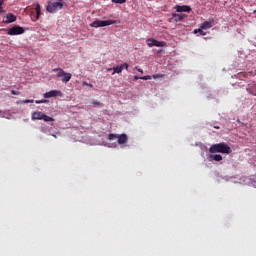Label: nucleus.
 <instances>
[{
	"mask_svg": "<svg viewBox=\"0 0 256 256\" xmlns=\"http://www.w3.org/2000/svg\"><path fill=\"white\" fill-rule=\"evenodd\" d=\"M32 121H45L46 123L55 122V118L46 115L41 111L32 112Z\"/></svg>",
	"mask_w": 256,
	"mask_h": 256,
	"instance_id": "3",
	"label": "nucleus"
},
{
	"mask_svg": "<svg viewBox=\"0 0 256 256\" xmlns=\"http://www.w3.org/2000/svg\"><path fill=\"white\" fill-rule=\"evenodd\" d=\"M17 21V16L14 15L13 13H9L6 16V23H15Z\"/></svg>",
	"mask_w": 256,
	"mask_h": 256,
	"instance_id": "12",
	"label": "nucleus"
},
{
	"mask_svg": "<svg viewBox=\"0 0 256 256\" xmlns=\"http://www.w3.org/2000/svg\"><path fill=\"white\" fill-rule=\"evenodd\" d=\"M197 33H200V35H202V36H205V35H206V33L203 32V29H201V28L194 30V34H197Z\"/></svg>",
	"mask_w": 256,
	"mask_h": 256,
	"instance_id": "18",
	"label": "nucleus"
},
{
	"mask_svg": "<svg viewBox=\"0 0 256 256\" xmlns=\"http://www.w3.org/2000/svg\"><path fill=\"white\" fill-rule=\"evenodd\" d=\"M119 138V134H109L108 139L109 141H115V139Z\"/></svg>",
	"mask_w": 256,
	"mask_h": 256,
	"instance_id": "17",
	"label": "nucleus"
},
{
	"mask_svg": "<svg viewBox=\"0 0 256 256\" xmlns=\"http://www.w3.org/2000/svg\"><path fill=\"white\" fill-rule=\"evenodd\" d=\"M113 71L114 72L112 73V75H115V73H118V74L122 73L123 72V66H121V65L120 66H116V67L113 68Z\"/></svg>",
	"mask_w": 256,
	"mask_h": 256,
	"instance_id": "16",
	"label": "nucleus"
},
{
	"mask_svg": "<svg viewBox=\"0 0 256 256\" xmlns=\"http://www.w3.org/2000/svg\"><path fill=\"white\" fill-rule=\"evenodd\" d=\"M117 21L115 20H95L90 24V27L98 28V27H109V25H115Z\"/></svg>",
	"mask_w": 256,
	"mask_h": 256,
	"instance_id": "4",
	"label": "nucleus"
},
{
	"mask_svg": "<svg viewBox=\"0 0 256 256\" xmlns=\"http://www.w3.org/2000/svg\"><path fill=\"white\" fill-rule=\"evenodd\" d=\"M121 67H123V69H126V71H129V64L128 63L122 64Z\"/></svg>",
	"mask_w": 256,
	"mask_h": 256,
	"instance_id": "22",
	"label": "nucleus"
},
{
	"mask_svg": "<svg viewBox=\"0 0 256 256\" xmlns=\"http://www.w3.org/2000/svg\"><path fill=\"white\" fill-rule=\"evenodd\" d=\"M36 105H41V103H47V100H36Z\"/></svg>",
	"mask_w": 256,
	"mask_h": 256,
	"instance_id": "23",
	"label": "nucleus"
},
{
	"mask_svg": "<svg viewBox=\"0 0 256 256\" xmlns=\"http://www.w3.org/2000/svg\"><path fill=\"white\" fill-rule=\"evenodd\" d=\"M63 6V0H49L46 11H48V13H57L63 9Z\"/></svg>",
	"mask_w": 256,
	"mask_h": 256,
	"instance_id": "2",
	"label": "nucleus"
},
{
	"mask_svg": "<svg viewBox=\"0 0 256 256\" xmlns=\"http://www.w3.org/2000/svg\"><path fill=\"white\" fill-rule=\"evenodd\" d=\"M172 18L174 19V21H176V23H179L181 21H183L184 19H187V15L185 14H172Z\"/></svg>",
	"mask_w": 256,
	"mask_h": 256,
	"instance_id": "11",
	"label": "nucleus"
},
{
	"mask_svg": "<svg viewBox=\"0 0 256 256\" xmlns=\"http://www.w3.org/2000/svg\"><path fill=\"white\" fill-rule=\"evenodd\" d=\"M137 71H139L140 73H143V70L141 68H138Z\"/></svg>",
	"mask_w": 256,
	"mask_h": 256,
	"instance_id": "29",
	"label": "nucleus"
},
{
	"mask_svg": "<svg viewBox=\"0 0 256 256\" xmlns=\"http://www.w3.org/2000/svg\"><path fill=\"white\" fill-rule=\"evenodd\" d=\"M213 24L209 21H205L201 24L200 29H211Z\"/></svg>",
	"mask_w": 256,
	"mask_h": 256,
	"instance_id": "15",
	"label": "nucleus"
},
{
	"mask_svg": "<svg viewBox=\"0 0 256 256\" xmlns=\"http://www.w3.org/2000/svg\"><path fill=\"white\" fill-rule=\"evenodd\" d=\"M34 102H35V100H29V99L22 101V103H34Z\"/></svg>",
	"mask_w": 256,
	"mask_h": 256,
	"instance_id": "24",
	"label": "nucleus"
},
{
	"mask_svg": "<svg viewBox=\"0 0 256 256\" xmlns=\"http://www.w3.org/2000/svg\"><path fill=\"white\" fill-rule=\"evenodd\" d=\"M153 79H157V76H156V75H153Z\"/></svg>",
	"mask_w": 256,
	"mask_h": 256,
	"instance_id": "31",
	"label": "nucleus"
},
{
	"mask_svg": "<svg viewBox=\"0 0 256 256\" xmlns=\"http://www.w3.org/2000/svg\"><path fill=\"white\" fill-rule=\"evenodd\" d=\"M3 3H5V0H0V13H5V10H3Z\"/></svg>",
	"mask_w": 256,
	"mask_h": 256,
	"instance_id": "20",
	"label": "nucleus"
},
{
	"mask_svg": "<svg viewBox=\"0 0 256 256\" xmlns=\"http://www.w3.org/2000/svg\"><path fill=\"white\" fill-rule=\"evenodd\" d=\"M52 137H55V139H57V135L53 134Z\"/></svg>",
	"mask_w": 256,
	"mask_h": 256,
	"instance_id": "30",
	"label": "nucleus"
},
{
	"mask_svg": "<svg viewBox=\"0 0 256 256\" xmlns=\"http://www.w3.org/2000/svg\"><path fill=\"white\" fill-rule=\"evenodd\" d=\"M83 85H85L86 87H93V84L91 83H88V82H83Z\"/></svg>",
	"mask_w": 256,
	"mask_h": 256,
	"instance_id": "25",
	"label": "nucleus"
},
{
	"mask_svg": "<svg viewBox=\"0 0 256 256\" xmlns=\"http://www.w3.org/2000/svg\"><path fill=\"white\" fill-rule=\"evenodd\" d=\"M52 71H54V72L58 71L57 77H63L62 83H65V85H67V83H69L71 81V77H73V75H71V73H67L61 68H54Z\"/></svg>",
	"mask_w": 256,
	"mask_h": 256,
	"instance_id": "5",
	"label": "nucleus"
},
{
	"mask_svg": "<svg viewBox=\"0 0 256 256\" xmlns=\"http://www.w3.org/2000/svg\"><path fill=\"white\" fill-rule=\"evenodd\" d=\"M254 13H256V10L254 11Z\"/></svg>",
	"mask_w": 256,
	"mask_h": 256,
	"instance_id": "33",
	"label": "nucleus"
},
{
	"mask_svg": "<svg viewBox=\"0 0 256 256\" xmlns=\"http://www.w3.org/2000/svg\"><path fill=\"white\" fill-rule=\"evenodd\" d=\"M35 11L36 15L32 17V21H37L39 19V16L41 15V5H36Z\"/></svg>",
	"mask_w": 256,
	"mask_h": 256,
	"instance_id": "13",
	"label": "nucleus"
},
{
	"mask_svg": "<svg viewBox=\"0 0 256 256\" xmlns=\"http://www.w3.org/2000/svg\"><path fill=\"white\" fill-rule=\"evenodd\" d=\"M209 153L211 154L223 153L224 155H230V153H233V150L231 149V146L227 143H218V144H213L209 148Z\"/></svg>",
	"mask_w": 256,
	"mask_h": 256,
	"instance_id": "1",
	"label": "nucleus"
},
{
	"mask_svg": "<svg viewBox=\"0 0 256 256\" xmlns=\"http://www.w3.org/2000/svg\"><path fill=\"white\" fill-rule=\"evenodd\" d=\"M127 0H112V3H118L119 5H123V3H126Z\"/></svg>",
	"mask_w": 256,
	"mask_h": 256,
	"instance_id": "19",
	"label": "nucleus"
},
{
	"mask_svg": "<svg viewBox=\"0 0 256 256\" xmlns=\"http://www.w3.org/2000/svg\"><path fill=\"white\" fill-rule=\"evenodd\" d=\"M140 79L142 80V81H149V79H152V77L151 76H141L140 77Z\"/></svg>",
	"mask_w": 256,
	"mask_h": 256,
	"instance_id": "21",
	"label": "nucleus"
},
{
	"mask_svg": "<svg viewBox=\"0 0 256 256\" xmlns=\"http://www.w3.org/2000/svg\"><path fill=\"white\" fill-rule=\"evenodd\" d=\"M94 105H101V102H93Z\"/></svg>",
	"mask_w": 256,
	"mask_h": 256,
	"instance_id": "28",
	"label": "nucleus"
},
{
	"mask_svg": "<svg viewBox=\"0 0 256 256\" xmlns=\"http://www.w3.org/2000/svg\"><path fill=\"white\" fill-rule=\"evenodd\" d=\"M127 143H129L127 134H118V145H127Z\"/></svg>",
	"mask_w": 256,
	"mask_h": 256,
	"instance_id": "10",
	"label": "nucleus"
},
{
	"mask_svg": "<svg viewBox=\"0 0 256 256\" xmlns=\"http://www.w3.org/2000/svg\"><path fill=\"white\" fill-rule=\"evenodd\" d=\"M134 79H135V80H139V79H141V77H139V76H134Z\"/></svg>",
	"mask_w": 256,
	"mask_h": 256,
	"instance_id": "27",
	"label": "nucleus"
},
{
	"mask_svg": "<svg viewBox=\"0 0 256 256\" xmlns=\"http://www.w3.org/2000/svg\"><path fill=\"white\" fill-rule=\"evenodd\" d=\"M146 44L148 45V47H167V42L158 41L157 39H154V38H148L146 40Z\"/></svg>",
	"mask_w": 256,
	"mask_h": 256,
	"instance_id": "6",
	"label": "nucleus"
},
{
	"mask_svg": "<svg viewBox=\"0 0 256 256\" xmlns=\"http://www.w3.org/2000/svg\"><path fill=\"white\" fill-rule=\"evenodd\" d=\"M8 35L14 36V35H23L25 33V29L21 26H13L12 28L8 29Z\"/></svg>",
	"mask_w": 256,
	"mask_h": 256,
	"instance_id": "7",
	"label": "nucleus"
},
{
	"mask_svg": "<svg viewBox=\"0 0 256 256\" xmlns=\"http://www.w3.org/2000/svg\"><path fill=\"white\" fill-rule=\"evenodd\" d=\"M174 9H176L177 13H191V7L187 5H183V6L176 5Z\"/></svg>",
	"mask_w": 256,
	"mask_h": 256,
	"instance_id": "8",
	"label": "nucleus"
},
{
	"mask_svg": "<svg viewBox=\"0 0 256 256\" xmlns=\"http://www.w3.org/2000/svg\"><path fill=\"white\" fill-rule=\"evenodd\" d=\"M62 95V92L59 90H51L49 92L44 93V99H51V97H57Z\"/></svg>",
	"mask_w": 256,
	"mask_h": 256,
	"instance_id": "9",
	"label": "nucleus"
},
{
	"mask_svg": "<svg viewBox=\"0 0 256 256\" xmlns=\"http://www.w3.org/2000/svg\"><path fill=\"white\" fill-rule=\"evenodd\" d=\"M11 94H12V95H19V91H17V90H11Z\"/></svg>",
	"mask_w": 256,
	"mask_h": 256,
	"instance_id": "26",
	"label": "nucleus"
},
{
	"mask_svg": "<svg viewBox=\"0 0 256 256\" xmlns=\"http://www.w3.org/2000/svg\"><path fill=\"white\" fill-rule=\"evenodd\" d=\"M209 159L219 162V161H223V156H221V154H211L209 156Z\"/></svg>",
	"mask_w": 256,
	"mask_h": 256,
	"instance_id": "14",
	"label": "nucleus"
},
{
	"mask_svg": "<svg viewBox=\"0 0 256 256\" xmlns=\"http://www.w3.org/2000/svg\"><path fill=\"white\" fill-rule=\"evenodd\" d=\"M214 129H219V127L218 126H214Z\"/></svg>",
	"mask_w": 256,
	"mask_h": 256,
	"instance_id": "32",
	"label": "nucleus"
}]
</instances>
